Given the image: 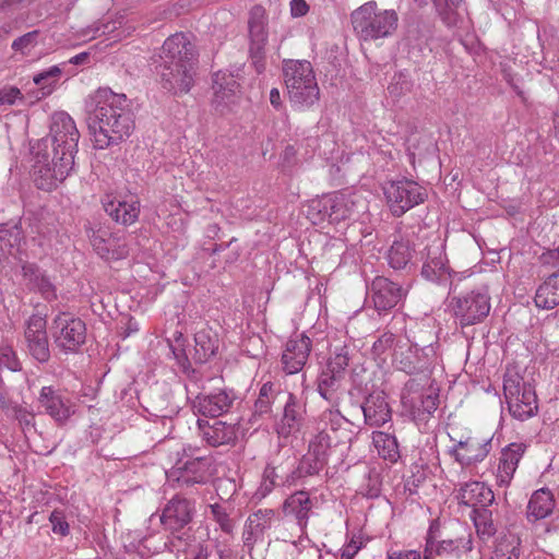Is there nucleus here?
Listing matches in <instances>:
<instances>
[{
    "label": "nucleus",
    "mask_w": 559,
    "mask_h": 559,
    "mask_svg": "<svg viewBox=\"0 0 559 559\" xmlns=\"http://www.w3.org/2000/svg\"><path fill=\"white\" fill-rule=\"evenodd\" d=\"M94 102L95 108L88 123L94 147L105 150L128 139L134 129V119L126 95L99 88Z\"/></svg>",
    "instance_id": "f257e3e1"
},
{
    "label": "nucleus",
    "mask_w": 559,
    "mask_h": 559,
    "mask_svg": "<svg viewBox=\"0 0 559 559\" xmlns=\"http://www.w3.org/2000/svg\"><path fill=\"white\" fill-rule=\"evenodd\" d=\"M155 71L162 87L175 95L188 93L195 75L194 46L188 36L177 33L163 44Z\"/></svg>",
    "instance_id": "f03ea898"
},
{
    "label": "nucleus",
    "mask_w": 559,
    "mask_h": 559,
    "mask_svg": "<svg viewBox=\"0 0 559 559\" xmlns=\"http://www.w3.org/2000/svg\"><path fill=\"white\" fill-rule=\"evenodd\" d=\"M367 210V202L357 192H335L321 199L312 200L307 209V217L314 225L325 222L340 224L355 218Z\"/></svg>",
    "instance_id": "7ed1b4c3"
},
{
    "label": "nucleus",
    "mask_w": 559,
    "mask_h": 559,
    "mask_svg": "<svg viewBox=\"0 0 559 559\" xmlns=\"http://www.w3.org/2000/svg\"><path fill=\"white\" fill-rule=\"evenodd\" d=\"M283 76L288 100L294 109L307 110L318 103L320 88L309 61H285Z\"/></svg>",
    "instance_id": "20e7f679"
},
{
    "label": "nucleus",
    "mask_w": 559,
    "mask_h": 559,
    "mask_svg": "<svg viewBox=\"0 0 559 559\" xmlns=\"http://www.w3.org/2000/svg\"><path fill=\"white\" fill-rule=\"evenodd\" d=\"M399 16L394 10H377L374 1L367 2L352 13L354 32L361 40H377L393 35Z\"/></svg>",
    "instance_id": "39448f33"
},
{
    "label": "nucleus",
    "mask_w": 559,
    "mask_h": 559,
    "mask_svg": "<svg viewBox=\"0 0 559 559\" xmlns=\"http://www.w3.org/2000/svg\"><path fill=\"white\" fill-rule=\"evenodd\" d=\"M503 394L513 418L525 421L537 414L538 400L535 389L520 373L512 370L506 372Z\"/></svg>",
    "instance_id": "423d86ee"
},
{
    "label": "nucleus",
    "mask_w": 559,
    "mask_h": 559,
    "mask_svg": "<svg viewBox=\"0 0 559 559\" xmlns=\"http://www.w3.org/2000/svg\"><path fill=\"white\" fill-rule=\"evenodd\" d=\"M195 514L194 500L187 499L183 496L175 495L167 501L159 515V522L164 530L171 536L165 542L164 547L175 554H179L183 544V536L179 535L181 531L189 525Z\"/></svg>",
    "instance_id": "0eeeda50"
},
{
    "label": "nucleus",
    "mask_w": 559,
    "mask_h": 559,
    "mask_svg": "<svg viewBox=\"0 0 559 559\" xmlns=\"http://www.w3.org/2000/svg\"><path fill=\"white\" fill-rule=\"evenodd\" d=\"M50 142L51 147L61 151V165L56 170V176L52 178L61 177L67 174L68 169H73L74 155L78 151V142L80 133L71 116L64 111L55 112L51 117L50 124Z\"/></svg>",
    "instance_id": "6e6552de"
},
{
    "label": "nucleus",
    "mask_w": 559,
    "mask_h": 559,
    "mask_svg": "<svg viewBox=\"0 0 559 559\" xmlns=\"http://www.w3.org/2000/svg\"><path fill=\"white\" fill-rule=\"evenodd\" d=\"M34 148V164L32 166V176L37 188L46 191H50L58 187L70 174L72 169H68L67 174L58 178L56 170L59 168L61 163V151L51 147L49 152L48 139L40 140Z\"/></svg>",
    "instance_id": "1a4fd4ad"
},
{
    "label": "nucleus",
    "mask_w": 559,
    "mask_h": 559,
    "mask_svg": "<svg viewBox=\"0 0 559 559\" xmlns=\"http://www.w3.org/2000/svg\"><path fill=\"white\" fill-rule=\"evenodd\" d=\"M383 193L390 211L397 217L427 199L424 187L405 178L384 183Z\"/></svg>",
    "instance_id": "9d476101"
},
{
    "label": "nucleus",
    "mask_w": 559,
    "mask_h": 559,
    "mask_svg": "<svg viewBox=\"0 0 559 559\" xmlns=\"http://www.w3.org/2000/svg\"><path fill=\"white\" fill-rule=\"evenodd\" d=\"M84 229L91 246L102 259L116 261L129 254L124 237L112 233L108 226L88 222Z\"/></svg>",
    "instance_id": "9b49d317"
},
{
    "label": "nucleus",
    "mask_w": 559,
    "mask_h": 559,
    "mask_svg": "<svg viewBox=\"0 0 559 559\" xmlns=\"http://www.w3.org/2000/svg\"><path fill=\"white\" fill-rule=\"evenodd\" d=\"M51 331L56 345L66 353L76 352L85 342V323L68 312L56 316Z\"/></svg>",
    "instance_id": "f8f14e48"
},
{
    "label": "nucleus",
    "mask_w": 559,
    "mask_h": 559,
    "mask_svg": "<svg viewBox=\"0 0 559 559\" xmlns=\"http://www.w3.org/2000/svg\"><path fill=\"white\" fill-rule=\"evenodd\" d=\"M450 438L454 444L449 449V454L463 467L483 462L491 451V437L468 435L459 440L452 436Z\"/></svg>",
    "instance_id": "ddd939ff"
},
{
    "label": "nucleus",
    "mask_w": 559,
    "mask_h": 559,
    "mask_svg": "<svg viewBox=\"0 0 559 559\" xmlns=\"http://www.w3.org/2000/svg\"><path fill=\"white\" fill-rule=\"evenodd\" d=\"M423 262L420 274L429 282L438 285L448 284L452 277V269L445 253L444 245L441 241H433L425 247L420 253Z\"/></svg>",
    "instance_id": "4468645a"
},
{
    "label": "nucleus",
    "mask_w": 559,
    "mask_h": 559,
    "mask_svg": "<svg viewBox=\"0 0 559 559\" xmlns=\"http://www.w3.org/2000/svg\"><path fill=\"white\" fill-rule=\"evenodd\" d=\"M490 298L486 293L471 292L466 295L454 297L451 306L454 316L462 326L476 324L483 321L490 311Z\"/></svg>",
    "instance_id": "2eb2a0df"
},
{
    "label": "nucleus",
    "mask_w": 559,
    "mask_h": 559,
    "mask_svg": "<svg viewBox=\"0 0 559 559\" xmlns=\"http://www.w3.org/2000/svg\"><path fill=\"white\" fill-rule=\"evenodd\" d=\"M38 407L58 425H64L75 413V403L60 389L43 386L37 397Z\"/></svg>",
    "instance_id": "dca6fc26"
},
{
    "label": "nucleus",
    "mask_w": 559,
    "mask_h": 559,
    "mask_svg": "<svg viewBox=\"0 0 559 559\" xmlns=\"http://www.w3.org/2000/svg\"><path fill=\"white\" fill-rule=\"evenodd\" d=\"M407 294V289L384 276H377L370 286V298L379 314L396 307Z\"/></svg>",
    "instance_id": "f3484780"
},
{
    "label": "nucleus",
    "mask_w": 559,
    "mask_h": 559,
    "mask_svg": "<svg viewBox=\"0 0 559 559\" xmlns=\"http://www.w3.org/2000/svg\"><path fill=\"white\" fill-rule=\"evenodd\" d=\"M46 319L33 314L26 322L24 338L29 355L38 362H46L50 357Z\"/></svg>",
    "instance_id": "a211bd4d"
},
{
    "label": "nucleus",
    "mask_w": 559,
    "mask_h": 559,
    "mask_svg": "<svg viewBox=\"0 0 559 559\" xmlns=\"http://www.w3.org/2000/svg\"><path fill=\"white\" fill-rule=\"evenodd\" d=\"M433 528L431 525L427 533L426 546L435 556L462 559L473 550V537L469 532L465 531L455 538L437 540Z\"/></svg>",
    "instance_id": "6ab92c4d"
},
{
    "label": "nucleus",
    "mask_w": 559,
    "mask_h": 559,
    "mask_svg": "<svg viewBox=\"0 0 559 559\" xmlns=\"http://www.w3.org/2000/svg\"><path fill=\"white\" fill-rule=\"evenodd\" d=\"M213 106L222 114L230 110L240 98V85L235 76L227 72L218 71L213 78Z\"/></svg>",
    "instance_id": "aec40b11"
},
{
    "label": "nucleus",
    "mask_w": 559,
    "mask_h": 559,
    "mask_svg": "<svg viewBox=\"0 0 559 559\" xmlns=\"http://www.w3.org/2000/svg\"><path fill=\"white\" fill-rule=\"evenodd\" d=\"M236 401V394L228 390H217L199 394L192 403L193 411L206 417H218L229 412Z\"/></svg>",
    "instance_id": "412c9836"
},
{
    "label": "nucleus",
    "mask_w": 559,
    "mask_h": 559,
    "mask_svg": "<svg viewBox=\"0 0 559 559\" xmlns=\"http://www.w3.org/2000/svg\"><path fill=\"white\" fill-rule=\"evenodd\" d=\"M105 212L118 224L131 225L140 214V202L134 195L107 194L103 200Z\"/></svg>",
    "instance_id": "4be33fe9"
},
{
    "label": "nucleus",
    "mask_w": 559,
    "mask_h": 559,
    "mask_svg": "<svg viewBox=\"0 0 559 559\" xmlns=\"http://www.w3.org/2000/svg\"><path fill=\"white\" fill-rule=\"evenodd\" d=\"M311 352V340L300 334L287 341L282 354L283 369L288 374H295L302 370Z\"/></svg>",
    "instance_id": "5701e85b"
},
{
    "label": "nucleus",
    "mask_w": 559,
    "mask_h": 559,
    "mask_svg": "<svg viewBox=\"0 0 559 559\" xmlns=\"http://www.w3.org/2000/svg\"><path fill=\"white\" fill-rule=\"evenodd\" d=\"M283 415L276 425V431L281 437H289L300 430L305 421L306 403L294 393H286Z\"/></svg>",
    "instance_id": "b1692460"
},
{
    "label": "nucleus",
    "mask_w": 559,
    "mask_h": 559,
    "mask_svg": "<svg viewBox=\"0 0 559 559\" xmlns=\"http://www.w3.org/2000/svg\"><path fill=\"white\" fill-rule=\"evenodd\" d=\"M455 499L460 504L476 509L488 508L495 500L492 490L483 481L471 480L461 485Z\"/></svg>",
    "instance_id": "393cba45"
},
{
    "label": "nucleus",
    "mask_w": 559,
    "mask_h": 559,
    "mask_svg": "<svg viewBox=\"0 0 559 559\" xmlns=\"http://www.w3.org/2000/svg\"><path fill=\"white\" fill-rule=\"evenodd\" d=\"M418 383L409 380L402 393V404L413 416L430 415L438 407V396L419 392Z\"/></svg>",
    "instance_id": "a878e982"
},
{
    "label": "nucleus",
    "mask_w": 559,
    "mask_h": 559,
    "mask_svg": "<svg viewBox=\"0 0 559 559\" xmlns=\"http://www.w3.org/2000/svg\"><path fill=\"white\" fill-rule=\"evenodd\" d=\"M393 364L397 369L412 374L428 369L430 359L426 348H419L417 345H409L405 348L400 346L393 355Z\"/></svg>",
    "instance_id": "bb28decb"
},
{
    "label": "nucleus",
    "mask_w": 559,
    "mask_h": 559,
    "mask_svg": "<svg viewBox=\"0 0 559 559\" xmlns=\"http://www.w3.org/2000/svg\"><path fill=\"white\" fill-rule=\"evenodd\" d=\"M525 450L526 445L522 442H513L502 449L496 474L498 486L508 487L510 485Z\"/></svg>",
    "instance_id": "cd10ccee"
},
{
    "label": "nucleus",
    "mask_w": 559,
    "mask_h": 559,
    "mask_svg": "<svg viewBox=\"0 0 559 559\" xmlns=\"http://www.w3.org/2000/svg\"><path fill=\"white\" fill-rule=\"evenodd\" d=\"M198 428L202 440L211 447L228 444L237 439L238 429L235 424L216 420L210 425L203 419H198Z\"/></svg>",
    "instance_id": "c85d7f7f"
},
{
    "label": "nucleus",
    "mask_w": 559,
    "mask_h": 559,
    "mask_svg": "<svg viewBox=\"0 0 559 559\" xmlns=\"http://www.w3.org/2000/svg\"><path fill=\"white\" fill-rule=\"evenodd\" d=\"M210 462L205 457L188 461L182 469L178 468L167 473V480H176L181 486L203 484L209 478Z\"/></svg>",
    "instance_id": "c756f323"
},
{
    "label": "nucleus",
    "mask_w": 559,
    "mask_h": 559,
    "mask_svg": "<svg viewBox=\"0 0 559 559\" xmlns=\"http://www.w3.org/2000/svg\"><path fill=\"white\" fill-rule=\"evenodd\" d=\"M313 502L306 490H298L287 497L283 503V512L286 516H292L301 533L305 532Z\"/></svg>",
    "instance_id": "7c9ffc66"
},
{
    "label": "nucleus",
    "mask_w": 559,
    "mask_h": 559,
    "mask_svg": "<svg viewBox=\"0 0 559 559\" xmlns=\"http://www.w3.org/2000/svg\"><path fill=\"white\" fill-rule=\"evenodd\" d=\"M361 408L365 423L370 427H380L391 419V409L383 392L370 393Z\"/></svg>",
    "instance_id": "2f4dec72"
},
{
    "label": "nucleus",
    "mask_w": 559,
    "mask_h": 559,
    "mask_svg": "<svg viewBox=\"0 0 559 559\" xmlns=\"http://www.w3.org/2000/svg\"><path fill=\"white\" fill-rule=\"evenodd\" d=\"M555 509V498L547 488L533 492L527 504L528 521H538L549 516Z\"/></svg>",
    "instance_id": "473e14b6"
},
{
    "label": "nucleus",
    "mask_w": 559,
    "mask_h": 559,
    "mask_svg": "<svg viewBox=\"0 0 559 559\" xmlns=\"http://www.w3.org/2000/svg\"><path fill=\"white\" fill-rule=\"evenodd\" d=\"M266 14L261 5H254L249 13L248 27L252 46L257 50L263 48L267 40Z\"/></svg>",
    "instance_id": "72a5a7b5"
},
{
    "label": "nucleus",
    "mask_w": 559,
    "mask_h": 559,
    "mask_svg": "<svg viewBox=\"0 0 559 559\" xmlns=\"http://www.w3.org/2000/svg\"><path fill=\"white\" fill-rule=\"evenodd\" d=\"M534 301L542 309H552L559 305V272L548 276L537 288Z\"/></svg>",
    "instance_id": "f704fd0d"
},
{
    "label": "nucleus",
    "mask_w": 559,
    "mask_h": 559,
    "mask_svg": "<svg viewBox=\"0 0 559 559\" xmlns=\"http://www.w3.org/2000/svg\"><path fill=\"white\" fill-rule=\"evenodd\" d=\"M326 464L325 460L307 451L298 466L287 475L285 483L294 485L302 477L318 475Z\"/></svg>",
    "instance_id": "c9c22d12"
},
{
    "label": "nucleus",
    "mask_w": 559,
    "mask_h": 559,
    "mask_svg": "<svg viewBox=\"0 0 559 559\" xmlns=\"http://www.w3.org/2000/svg\"><path fill=\"white\" fill-rule=\"evenodd\" d=\"M414 249L407 239L394 240L386 252L389 265L394 270L405 269L412 261Z\"/></svg>",
    "instance_id": "e433bc0d"
},
{
    "label": "nucleus",
    "mask_w": 559,
    "mask_h": 559,
    "mask_svg": "<svg viewBox=\"0 0 559 559\" xmlns=\"http://www.w3.org/2000/svg\"><path fill=\"white\" fill-rule=\"evenodd\" d=\"M343 380L344 376L325 367L318 379L319 394L330 403H334L338 399L337 392L342 386Z\"/></svg>",
    "instance_id": "4c0bfd02"
},
{
    "label": "nucleus",
    "mask_w": 559,
    "mask_h": 559,
    "mask_svg": "<svg viewBox=\"0 0 559 559\" xmlns=\"http://www.w3.org/2000/svg\"><path fill=\"white\" fill-rule=\"evenodd\" d=\"M122 21L114 20L111 16H106L102 20L96 21L92 25L82 29L81 36L87 39H94L99 36L106 35L110 36L114 40H118L121 38L120 34L114 35L121 26Z\"/></svg>",
    "instance_id": "58836bf2"
},
{
    "label": "nucleus",
    "mask_w": 559,
    "mask_h": 559,
    "mask_svg": "<svg viewBox=\"0 0 559 559\" xmlns=\"http://www.w3.org/2000/svg\"><path fill=\"white\" fill-rule=\"evenodd\" d=\"M372 441L382 459L391 463L397 462L400 459V450L394 436L383 431H374L372 433Z\"/></svg>",
    "instance_id": "ea45409f"
},
{
    "label": "nucleus",
    "mask_w": 559,
    "mask_h": 559,
    "mask_svg": "<svg viewBox=\"0 0 559 559\" xmlns=\"http://www.w3.org/2000/svg\"><path fill=\"white\" fill-rule=\"evenodd\" d=\"M62 70L59 66H52L33 78L34 84L39 86L37 99L50 95L61 76Z\"/></svg>",
    "instance_id": "a19ab883"
},
{
    "label": "nucleus",
    "mask_w": 559,
    "mask_h": 559,
    "mask_svg": "<svg viewBox=\"0 0 559 559\" xmlns=\"http://www.w3.org/2000/svg\"><path fill=\"white\" fill-rule=\"evenodd\" d=\"M197 353L202 359H207L215 355L218 349L217 335L211 329H201L194 334Z\"/></svg>",
    "instance_id": "79ce46f5"
},
{
    "label": "nucleus",
    "mask_w": 559,
    "mask_h": 559,
    "mask_svg": "<svg viewBox=\"0 0 559 559\" xmlns=\"http://www.w3.org/2000/svg\"><path fill=\"white\" fill-rule=\"evenodd\" d=\"M491 516V511L488 508L476 509V511H472L471 514L476 533L479 538L484 540L489 539L496 533V527Z\"/></svg>",
    "instance_id": "37998d69"
},
{
    "label": "nucleus",
    "mask_w": 559,
    "mask_h": 559,
    "mask_svg": "<svg viewBox=\"0 0 559 559\" xmlns=\"http://www.w3.org/2000/svg\"><path fill=\"white\" fill-rule=\"evenodd\" d=\"M520 539L514 535H507L496 544L491 559H519Z\"/></svg>",
    "instance_id": "c03bdc74"
},
{
    "label": "nucleus",
    "mask_w": 559,
    "mask_h": 559,
    "mask_svg": "<svg viewBox=\"0 0 559 559\" xmlns=\"http://www.w3.org/2000/svg\"><path fill=\"white\" fill-rule=\"evenodd\" d=\"M272 509H260L252 513L247 520V526L251 534L260 535L271 528L274 519Z\"/></svg>",
    "instance_id": "a18cd8bd"
},
{
    "label": "nucleus",
    "mask_w": 559,
    "mask_h": 559,
    "mask_svg": "<svg viewBox=\"0 0 559 559\" xmlns=\"http://www.w3.org/2000/svg\"><path fill=\"white\" fill-rule=\"evenodd\" d=\"M281 392L275 388L272 382H265L262 384L259 391L258 399L254 403V412L263 415L271 412L272 405L275 399Z\"/></svg>",
    "instance_id": "49530a36"
},
{
    "label": "nucleus",
    "mask_w": 559,
    "mask_h": 559,
    "mask_svg": "<svg viewBox=\"0 0 559 559\" xmlns=\"http://www.w3.org/2000/svg\"><path fill=\"white\" fill-rule=\"evenodd\" d=\"M332 447V438L328 428H322L314 435L308 445V451L318 455L328 462L330 450Z\"/></svg>",
    "instance_id": "de8ad7c7"
},
{
    "label": "nucleus",
    "mask_w": 559,
    "mask_h": 559,
    "mask_svg": "<svg viewBox=\"0 0 559 559\" xmlns=\"http://www.w3.org/2000/svg\"><path fill=\"white\" fill-rule=\"evenodd\" d=\"M209 509L212 519L217 523L219 528L225 533H231L234 530V523L230 519V507L226 502H215L209 504Z\"/></svg>",
    "instance_id": "09e8293b"
},
{
    "label": "nucleus",
    "mask_w": 559,
    "mask_h": 559,
    "mask_svg": "<svg viewBox=\"0 0 559 559\" xmlns=\"http://www.w3.org/2000/svg\"><path fill=\"white\" fill-rule=\"evenodd\" d=\"M413 82L405 72L395 73L388 86L389 94L394 98H400L412 91Z\"/></svg>",
    "instance_id": "8fccbe9b"
},
{
    "label": "nucleus",
    "mask_w": 559,
    "mask_h": 559,
    "mask_svg": "<svg viewBox=\"0 0 559 559\" xmlns=\"http://www.w3.org/2000/svg\"><path fill=\"white\" fill-rule=\"evenodd\" d=\"M349 362V353L346 346L340 347L335 350L333 356L328 361L326 368L345 376V370Z\"/></svg>",
    "instance_id": "3c124183"
},
{
    "label": "nucleus",
    "mask_w": 559,
    "mask_h": 559,
    "mask_svg": "<svg viewBox=\"0 0 559 559\" xmlns=\"http://www.w3.org/2000/svg\"><path fill=\"white\" fill-rule=\"evenodd\" d=\"M395 342V336L391 332L382 333L372 345V354L377 358H382L389 350L392 349Z\"/></svg>",
    "instance_id": "603ef678"
},
{
    "label": "nucleus",
    "mask_w": 559,
    "mask_h": 559,
    "mask_svg": "<svg viewBox=\"0 0 559 559\" xmlns=\"http://www.w3.org/2000/svg\"><path fill=\"white\" fill-rule=\"evenodd\" d=\"M360 492L367 498H377L381 492V481L379 474L369 472L366 481L361 485Z\"/></svg>",
    "instance_id": "864d4df0"
},
{
    "label": "nucleus",
    "mask_w": 559,
    "mask_h": 559,
    "mask_svg": "<svg viewBox=\"0 0 559 559\" xmlns=\"http://www.w3.org/2000/svg\"><path fill=\"white\" fill-rule=\"evenodd\" d=\"M49 522L55 534L67 536L70 533V526L63 511L53 510L49 515Z\"/></svg>",
    "instance_id": "5fc2aeb1"
},
{
    "label": "nucleus",
    "mask_w": 559,
    "mask_h": 559,
    "mask_svg": "<svg viewBox=\"0 0 559 559\" xmlns=\"http://www.w3.org/2000/svg\"><path fill=\"white\" fill-rule=\"evenodd\" d=\"M0 365L11 371H17L21 369V362L11 347L0 348Z\"/></svg>",
    "instance_id": "6e6d98bb"
},
{
    "label": "nucleus",
    "mask_w": 559,
    "mask_h": 559,
    "mask_svg": "<svg viewBox=\"0 0 559 559\" xmlns=\"http://www.w3.org/2000/svg\"><path fill=\"white\" fill-rule=\"evenodd\" d=\"M289 473H284L282 466H275L273 464H267L263 471V476L274 481L277 486H289L287 483H285L286 477Z\"/></svg>",
    "instance_id": "4d7b16f0"
},
{
    "label": "nucleus",
    "mask_w": 559,
    "mask_h": 559,
    "mask_svg": "<svg viewBox=\"0 0 559 559\" xmlns=\"http://www.w3.org/2000/svg\"><path fill=\"white\" fill-rule=\"evenodd\" d=\"M364 543L360 537L353 536L341 549V559H354Z\"/></svg>",
    "instance_id": "13d9d810"
},
{
    "label": "nucleus",
    "mask_w": 559,
    "mask_h": 559,
    "mask_svg": "<svg viewBox=\"0 0 559 559\" xmlns=\"http://www.w3.org/2000/svg\"><path fill=\"white\" fill-rule=\"evenodd\" d=\"M23 98L21 91L17 87H3L0 90V106L8 105L12 106L17 100Z\"/></svg>",
    "instance_id": "bf43d9fd"
},
{
    "label": "nucleus",
    "mask_w": 559,
    "mask_h": 559,
    "mask_svg": "<svg viewBox=\"0 0 559 559\" xmlns=\"http://www.w3.org/2000/svg\"><path fill=\"white\" fill-rule=\"evenodd\" d=\"M37 37V32H29L19 38H16L12 43V48L14 50H20L22 52H25V50L29 49L35 45V40Z\"/></svg>",
    "instance_id": "052dcab7"
},
{
    "label": "nucleus",
    "mask_w": 559,
    "mask_h": 559,
    "mask_svg": "<svg viewBox=\"0 0 559 559\" xmlns=\"http://www.w3.org/2000/svg\"><path fill=\"white\" fill-rule=\"evenodd\" d=\"M181 550L186 552L185 559H206V554L200 545H188L186 540L180 545Z\"/></svg>",
    "instance_id": "680f3d73"
},
{
    "label": "nucleus",
    "mask_w": 559,
    "mask_h": 559,
    "mask_svg": "<svg viewBox=\"0 0 559 559\" xmlns=\"http://www.w3.org/2000/svg\"><path fill=\"white\" fill-rule=\"evenodd\" d=\"M22 271H23L24 280L26 281V285H28L31 288L34 287V284L43 275L40 270L33 264L23 265Z\"/></svg>",
    "instance_id": "e2e57ef3"
},
{
    "label": "nucleus",
    "mask_w": 559,
    "mask_h": 559,
    "mask_svg": "<svg viewBox=\"0 0 559 559\" xmlns=\"http://www.w3.org/2000/svg\"><path fill=\"white\" fill-rule=\"evenodd\" d=\"M33 289H38L47 299L55 296L53 287L49 280L44 276V274L34 284Z\"/></svg>",
    "instance_id": "0e129e2a"
},
{
    "label": "nucleus",
    "mask_w": 559,
    "mask_h": 559,
    "mask_svg": "<svg viewBox=\"0 0 559 559\" xmlns=\"http://www.w3.org/2000/svg\"><path fill=\"white\" fill-rule=\"evenodd\" d=\"M275 487H277V485L274 481L266 479L262 475V480H261L259 488L255 491V497H258L259 499H263L267 495H270Z\"/></svg>",
    "instance_id": "69168bd1"
},
{
    "label": "nucleus",
    "mask_w": 559,
    "mask_h": 559,
    "mask_svg": "<svg viewBox=\"0 0 559 559\" xmlns=\"http://www.w3.org/2000/svg\"><path fill=\"white\" fill-rule=\"evenodd\" d=\"M388 559H421L417 550H394L388 552Z\"/></svg>",
    "instance_id": "338daca9"
},
{
    "label": "nucleus",
    "mask_w": 559,
    "mask_h": 559,
    "mask_svg": "<svg viewBox=\"0 0 559 559\" xmlns=\"http://www.w3.org/2000/svg\"><path fill=\"white\" fill-rule=\"evenodd\" d=\"M309 10V7L305 0H292L290 12L295 17L304 16Z\"/></svg>",
    "instance_id": "774afa93"
}]
</instances>
